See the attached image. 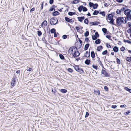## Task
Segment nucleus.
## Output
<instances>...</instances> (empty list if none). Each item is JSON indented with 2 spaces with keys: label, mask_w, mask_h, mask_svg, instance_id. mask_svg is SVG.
I'll use <instances>...</instances> for the list:
<instances>
[{
  "label": "nucleus",
  "mask_w": 131,
  "mask_h": 131,
  "mask_svg": "<svg viewBox=\"0 0 131 131\" xmlns=\"http://www.w3.org/2000/svg\"><path fill=\"white\" fill-rule=\"evenodd\" d=\"M95 42L96 44H100L101 42L100 40L99 39L96 40L95 41Z\"/></svg>",
  "instance_id": "22"
},
{
  "label": "nucleus",
  "mask_w": 131,
  "mask_h": 131,
  "mask_svg": "<svg viewBox=\"0 0 131 131\" xmlns=\"http://www.w3.org/2000/svg\"><path fill=\"white\" fill-rule=\"evenodd\" d=\"M120 49L121 51H123L125 50V49L124 47L123 46Z\"/></svg>",
  "instance_id": "51"
},
{
  "label": "nucleus",
  "mask_w": 131,
  "mask_h": 131,
  "mask_svg": "<svg viewBox=\"0 0 131 131\" xmlns=\"http://www.w3.org/2000/svg\"><path fill=\"white\" fill-rule=\"evenodd\" d=\"M83 7V6L81 5L78 7V9L79 12H81V11L82 10Z\"/></svg>",
  "instance_id": "20"
},
{
  "label": "nucleus",
  "mask_w": 131,
  "mask_h": 131,
  "mask_svg": "<svg viewBox=\"0 0 131 131\" xmlns=\"http://www.w3.org/2000/svg\"><path fill=\"white\" fill-rule=\"evenodd\" d=\"M89 21L88 20L87 18H86L84 20V22L85 24H88V22Z\"/></svg>",
  "instance_id": "40"
},
{
  "label": "nucleus",
  "mask_w": 131,
  "mask_h": 131,
  "mask_svg": "<svg viewBox=\"0 0 131 131\" xmlns=\"http://www.w3.org/2000/svg\"><path fill=\"white\" fill-rule=\"evenodd\" d=\"M126 106V105H121L120 106V107H125Z\"/></svg>",
  "instance_id": "62"
},
{
  "label": "nucleus",
  "mask_w": 131,
  "mask_h": 131,
  "mask_svg": "<svg viewBox=\"0 0 131 131\" xmlns=\"http://www.w3.org/2000/svg\"><path fill=\"white\" fill-rule=\"evenodd\" d=\"M126 18L128 20H131V15L130 14L126 16Z\"/></svg>",
  "instance_id": "31"
},
{
  "label": "nucleus",
  "mask_w": 131,
  "mask_h": 131,
  "mask_svg": "<svg viewBox=\"0 0 131 131\" xmlns=\"http://www.w3.org/2000/svg\"><path fill=\"white\" fill-rule=\"evenodd\" d=\"M113 49L114 51L116 52H117L119 50L118 48L116 46L114 47Z\"/></svg>",
  "instance_id": "11"
},
{
  "label": "nucleus",
  "mask_w": 131,
  "mask_h": 131,
  "mask_svg": "<svg viewBox=\"0 0 131 131\" xmlns=\"http://www.w3.org/2000/svg\"><path fill=\"white\" fill-rule=\"evenodd\" d=\"M89 34V32L88 31H86L84 33V36L85 37H87L88 36Z\"/></svg>",
  "instance_id": "32"
},
{
  "label": "nucleus",
  "mask_w": 131,
  "mask_h": 131,
  "mask_svg": "<svg viewBox=\"0 0 131 131\" xmlns=\"http://www.w3.org/2000/svg\"><path fill=\"white\" fill-rule=\"evenodd\" d=\"M92 67L93 68H94L96 70H97L98 66H95L94 65H93L92 66Z\"/></svg>",
  "instance_id": "45"
},
{
  "label": "nucleus",
  "mask_w": 131,
  "mask_h": 131,
  "mask_svg": "<svg viewBox=\"0 0 131 131\" xmlns=\"http://www.w3.org/2000/svg\"><path fill=\"white\" fill-rule=\"evenodd\" d=\"M65 19L69 23H71L72 22L73 23V21H72V19H70L67 17H65Z\"/></svg>",
  "instance_id": "9"
},
{
  "label": "nucleus",
  "mask_w": 131,
  "mask_h": 131,
  "mask_svg": "<svg viewBox=\"0 0 131 131\" xmlns=\"http://www.w3.org/2000/svg\"><path fill=\"white\" fill-rule=\"evenodd\" d=\"M84 18L85 17L84 16L78 17V20L81 22H82Z\"/></svg>",
  "instance_id": "10"
},
{
  "label": "nucleus",
  "mask_w": 131,
  "mask_h": 131,
  "mask_svg": "<svg viewBox=\"0 0 131 131\" xmlns=\"http://www.w3.org/2000/svg\"><path fill=\"white\" fill-rule=\"evenodd\" d=\"M59 56L60 58L62 60L64 59V56L61 54H60Z\"/></svg>",
  "instance_id": "30"
},
{
  "label": "nucleus",
  "mask_w": 131,
  "mask_h": 131,
  "mask_svg": "<svg viewBox=\"0 0 131 131\" xmlns=\"http://www.w3.org/2000/svg\"><path fill=\"white\" fill-rule=\"evenodd\" d=\"M98 5L97 4H94L93 8L94 9H96L98 6Z\"/></svg>",
  "instance_id": "28"
},
{
  "label": "nucleus",
  "mask_w": 131,
  "mask_h": 131,
  "mask_svg": "<svg viewBox=\"0 0 131 131\" xmlns=\"http://www.w3.org/2000/svg\"><path fill=\"white\" fill-rule=\"evenodd\" d=\"M50 24L51 25H55L58 23V20L56 18H52L50 20Z\"/></svg>",
  "instance_id": "4"
},
{
  "label": "nucleus",
  "mask_w": 131,
  "mask_h": 131,
  "mask_svg": "<svg viewBox=\"0 0 131 131\" xmlns=\"http://www.w3.org/2000/svg\"><path fill=\"white\" fill-rule=\"evenodd\" d=\"M113 15L112 14H109L108 15L107 17V20H110L109 22L113 25L114 24V20L113 19Z\"/></svg>",
  "instance_id": "2"
},
{
  "label": "nucleus",
  "mask_w": 131,
  "mask_h": 131,
  "mask_svg": "<svg viewBox=\"0 0 131 131\" xmlns=\"http://www.w3.org/2000/svg\"><path fill=\"white\" fill-rule=\"evenodd\" d=\"M76 13L75 12H70L68 13V14L69 15L71 16H72L73 15H75Z\"/></svg>",
  "instance_id": "21"
},
{
  "label": "nucleus",
  "mask_w": 131,
  "mask_h": 131,
  "mask_svg": "<svg viewBox=\"0 0 131 131\" xmlns=\"http://www.w3.org/2000/svg\"><path fill=\"white\" fill-rule=\"evenodd\" d=\"M67 70L69 72H72L73 71L72 69L70 68H68Z\"/></svg>",
  "instance_id": "50"
},
{
  "label": "nucleus",
  "mask_w": 131,
  "mask_h": 131,
  "mask_svg": "<svg viewBox=\"0 0 131 131\" xmlns=\"http://www.w3.org/2000/svg\"><path fill=\"white\" fill-rule=\"evenodd\" d=\"M87 10H88V9L86 8V7L83 6L82 10L83 12H86V11H87Z\"/></svg>",
  "instance_id": "36"
},
{
  "label": "nucleus",
  "mask_w": 131,
  "mask_h": 131,
  "mask_svg": "<svg viewBox=\"0 0 131 131\" xmlns=\"http://www.w3.org/2000/svg\"><path fill=\"white\" fill-rule=\"evenodd\" d=\"M50 31L51 33H54L56 32V30L54 28H52L51 29Z\"/></svg>",
  "instance_id": "25"
},
{
  "label": "nucleus",
  "mask_w": 131,
  "mask_h": 131,
  "mask_svg": "<svg viewBox=\"0 0 131 131\" xmlns=\"http://www.w3.org/2000/svg\"><path fill=\"white\" fill-rule=\"evenodd\" d=\"M131 113V111L130 110L128 111L127 112H125L124 113V114L125 115H128Z\"/></svg>",
  "instance_id": "42"
},
{
  "label": "nucleus",
  "mask_w": 131,
  "mask_h": 131,
  "mask_svg": "<svg viewBox=\"0 0 131 131\" xmlns=\"http://www.w3.org/2000/svg\"><path fill=\"white\" fill-rule=\"evenodd\" d=\"M72 54H73V57H76L79 56L80 54V53L78 51L77 49L76 51H74V53H72Z\"/></svg>",
  "instance_id": "6"
},
{
  "label": "nucleus",
  "mask_w": 131,
  "mask_h": 131,
  "mask_svg": "<svg viewBox=\"0 0 131 131\" xmlns=\"http://www.w3.org/2000/svg\"><path fill=\"white\" fill-rule=\"evenodd\" d=\"M79 42H80V43H79V46H80L78 48H80L82 46V41L80 39H79Z\"/></svg>",
  "instance_id": "35"
},
{
  "label": "nucleus",
  "mask_w": 131,
  "mask_h": 131,
  "mask_svg": "<svg viewBox=\"0 0 131 131\" xmlns=\"http://www.w3.org/2000/svg\"><path fill=\"white\" fill-rule=\"evenodd\" d=\"M102 30L103 32L104 33V34H106L107 32V30L105 28H103L102 29Z\"/></svg>",
  "instance_id": "27"
},
{
  "label": "nucleus",
  "mask_w": 131,
  "mask_h": 131,
  "mask_svg": "<svg viewBox=\"0 0 131 131\" xmlns=\"http://www.w3.org/2000/svg\"><path fill=\"white\" fill-rule=\"evenodd\" d=\"M52 92H54V93H55L57 91L56 90L54 89H52Z\"/></svg>",
  "instance_id": "57"
},
{
  "label": "nucleus",
  "mask_w": 131,
  "mask_h": 131,
  "mask_svg": "<svg viewBox=\"0 0 131 131\" xmlns=\"http://www.w3.org/2000/svg\"><path fill=\"white\" fill-rule=\"evenodd\" d=\"M67 36L66 35H64L62 36V38L63 39H65L67 38Z\"/></svg>",
  "instance_id": "49"
},
{
  "label": "nucleus",
  "mask_w": 131,
  "mask_h": 131,
  "mask_svg": "<svg viewBox=\"0 0 131 131\" xmlns=\"http://www.w3.org/2000/svg\"><path fill=\"white\" fill-rule=\"evenodd\" d=\"M53 1H54L53 0H49V3L50 4H51L53 3Z\"/></svg>",
  "instance_id": "58"
},
{
  "label": "nucleus",
  "mask_w": 131,
  "mask_h": 131,
  "mask_svg": "<svg viewBox=\"0 0 131 131\" xmlns=\"http://www.w3.org/2000/svg\"><path fill=\"white\" fill-rule=\"evenodd\" d=\"M43 7V2L41 3V9H42Z\"/></svg>",
  "instance_id": "63"
},
{
  "label": "nucleus",
  "mask_w": 131,
  "mask_h": 131,
  "mask_svg": "<svg viewBox=\"0 0 131 131\" xmlns=\"http://www.w3.org/2000/svg\"><path fill=\"white\" fill-rule=\"evenodd\" d=\"M90 52H88V51H86L85 55V56L86 57H88L90 56Z\"/></svg>",
  "instance_id": "16"
},
{
  "label": "nucleus",
  "mask_w": 131,
  "mask_h": 131,
  "mask_svg": "<svg viewBox=\"0 0 131 131\" xmlns=\"http://www.w3.org/2000/svg\"><path fill=\"white\" fill-rule=\"evenodd\" d=\"M79 2V1L78 0H74L71 2V3L73 4H75L78 3Z\"/></svg>",
  "instance_id": "26"
},
{
  "label": "nucleus",
  "mask_w": 131,
  "mask_h": 131,
  "mask_svg": "<svg viewBox=\"0 0 131 131\" xmlns=\"http://www.w3.org/2000/svg\"><path fill=\"white\" fill-rule=\"evenodd\" d=\"M91 62L90 60L86 59L85 61V63L87 65H89L90 64Z\"/></svg>",
  "instance_id": "15"
},
{
  "label": "nucleus",
  "mask_w": 131,
  "mask_h": 131,
  "mask_svg": "<svg viewBox=\"0 0 131 131\" xmlns=\"http://www.w3.org/2000/svg\"><path fill=\"white\" fill-rule=\"evenodd\" d=\"M61 91L62 93H66L67 92V90L65 89H62L61 90Z\"/></svg>",
  "instance_id": "37"
},
{
  "label": "nucleus",
  "mask_w": 131,
  "mask_h": 131,
  "mask_svg": "<svg viewBox=\"0 0 131 131\" xmlns=\"http://www.w3.org/2000/svg\"><path fill=\"white\" fill-rule=\"evenodd\" d=\"M103 49V47L102 46H99L97 47V50L99 51Z\"/></svg>",
  "instance_id": "19"
},
{
  "label": "nucleus",
  "mask_w": 131,
  "mask_h": 131,
  "mask_svg": "<svg viewBox=\"0 0 131 131\" xmlns=\"http://www.w3.org/2000/svg\"><path fill=\"white\" fill-rule=\"evenodd\" d=\"M42 35V33L41 31H38V35L39 36H40Z\"/></svg>",
  "instance_id": "46"
},
{
  "label": "nucleus",
  "mask_w": 131,
  "mask_h": 131,
  "mask_svg": "<svg viewBox=\"0 0 131 131\" xmlns=\"http://www.w3.org/2000/svg\"><path fill=\"white\" fill-rule=\"evenodd\" d=\"M89 115V113L88 112H86L85 115V117H86L88 116Z\"/></svg>",
  "instance_id": "59"
},
{
  "label": "nucleus",
  "mask_w": 131,
  "mask_h": 131,
  "mask_svg": "<svg viewBox=\"0 0 131 131\" xmlns=\"http://www.w3.org/2000/svg\"><path fill=\"white\" fill-rule=\"evenodd\" d=\"M77 48L74 46L72 47H70L68 52V55H71L72 53V52L73 51L74 52V51H76V50H77Z\"/></svg>",
  "instance_id": "3"
},
{
  "label": "nucleus",
  "mask_w": 131,
  "mask_h": 131,
  "mask_svg": "<svg viewBox=\"0 0 131 131\" xmlns=\"http://www.w3.org/2000/svg\"><path fill=\"white\" fill-rule=\"evenodd\" d=\"M126 22V18L123 17H119L116 19V23L118 26H120L122 24H125Z\"/></svg>",
  "instance_id": "1"
},
{
  "label": "nucleus",
  "mask_w": 131,
  "mask_h": 131,
  "mask_svg": "<svg viewBox=\"0 0 131 131\" xmlns=\"http://www.w3.org/2000/svg\"><path fill=\"white\" fill-rule=\"evenodd\" d=\"M117 107L116 105H113L111 106V107L113 108H115Z\"/></svg>",
  "instance_id": "56"
},
{
  "label": "nucleus",
  "mask_w": 131,
  "mask_h": 131,
  "mask_svg": "<svg viewBox=\"0 0 131 131\" xmlns=\"http://www.w3.org/2000/svg\"><path fill=\"white\" fill-rule=\"evenodd\" d=\"M74 68L78 72L79 71L80 68L78 66H75L74 67Z\"/></svg>",
  "instance_id": "23"
},
{
  "label": "nucleus",
  "mask_w": 131,
  "mask_h": 131,
  "mask_svg": "<svg viewBox=\"0 0 131 131\" xmlns=\"http://www.w3.org/2000/svg\"><path fill=\"white\" fill-rule=\"evenodd\" d=\"M117 62L118 64H120V60L119 59L117 58L116 59Z\"/></svg>",
  "instance_id": "54"
},
{
  "label": "nucleus",
  "mask_w": 131,
  "mask_h": 131,
  "mask_svg": "<svg viewBox=\"0 0 131 131\" xmlns=\"http://www.w3.org/2000/svg\"><path fill=\"white\" fill-rule=\"evenodd\" d=\"M56 7V6L55 5H53L52 6V7L50 8L49 9V11H53V10H55V9H54V8Z\"/></svg>",
  "instance_id": "17"
},
{
  "label": "nucleus",
  "mask_w": 131,
  "mask_h": 131,
  "mask_svg": "<svg viewBox=\"0 0 131 131\" xmlns=\"http://www.w3.org/2000/svg\"><path fill=\"white\" fill-rule=\"evenodd\" d=\"M126 60L127 61L130 62L131 61V57H127L126 58Z\"/></svg>",
  "instance_id": "33"
},
{
  "label": "nucleus",
  "mask_w": 131,
  "mask_h": 131,
  "mask_svg": "<svg viewBox=\"0 0 131 131\" xmlns=\"http://www.w3.org/2000/svg\"><path fill=\"white\" fill-rule=\"evenodd\" d=\"M90 24L93 25H97L98 24H100V23L99 22H91Z\"/></svg>",
  "instance_id": "12"
},
{
  "label": "nucleus",
  "mask_w": 131,
  "mask_h": 131,
  "mask_svg": "<svg viewBox=\"0 0 131 131\" xmlns=\"http://www.w3.org/2000/svg\"><path fill=\"white\" fill-rule=\"evenodd\" d=\"M125 9V7H123L121 8L120 10H121V11H123Z\"/></svg>",
  "instance_id": "64"
},
{
  "label": "nucleus",
  "mask_w": 131,
  "mask_h": 131,
  "mask_svg": "<svg viewBox=\"0 0 131 131\" xmlns=\"http://www.w3.org/2000/svg\"><path fill=\"white\" fill-rule=\"evenodd\" d=\"M94 4L93 3L91 2L89 3V5L90 7H92V6L93 7Z\"/></svg>",
  "instance_id": "47"
},
{
  "label": "nucleus",
  "mask_w": 131,
  "mask_h": 131,
  "mask_svg": "<svg viewBox=\"0 0 131 131\" xmlns=\"http://www.w3.org/2000/svg\"><path fill=\"white\" fill-rule=\"evenodd\" d=\"M42 24L44 25V26L47 25V23L46 20H44L42 23Z\"/></svg>",
  "instance_id": "34"
},
{
  "label": "nucleus",
  "mask_w": 131,
  "mask_h": 131,
  "mask_svg": "<svg viewBox=\"0 0 131 131\" xmlns=\"http://www.w3.org/2000/svg\"><path fill=\"white\" fill-rule=\"evenodd\" d=\"M59 13L58 11H56L53 12V16H56L57 15H59Z\"/></svg>",
  "instance_id": "18"
},
{
  "label": "nucleus",
  "mask_w": 131,
  "mask_h": 131,
  "mask_svg": "<svg viewBox=\"0 0 131 131\" xmlns=\"http://www.w3.org/2000/svg\"><path fill=\"white\" fill-rule=\"evenodd\" d=\"M99 13V12L98 10H95L93 13V15H97Z\"/></svg>",
  "instance_id": "29"
},
{
  "label": "nucleus",
  "mask_w": 131,
  "mask_h": 131,
  "mask_svg": "<svg viewBox=\"0 0 131 131\" xmlns=\"http://www.w3.org/2000/svg\"><path fill=\"white\" fill-rule=\"evenodd\" d=\"M104 89L106 91H108V88L106 86H105L104 87Z\"/></svg>",
  "instance_id": "55"
},
{
  "label": "nucleus",
  "mask_w": 131,
  "mask_h": 131,
  "mask_svg": "<svg viewBox=\"0 0 131 131\" xmlns=\"http://www.w3.org/2000/svg\"><path fill=\"white\" fill-rule=\"evenodd\" d=\"M107 53V50H105L103 51L102 52V54L103 55H105Z\"/></svg>",
  "instance_id": "44"
},
{
  "label": "nucleus",
  "mask_w": 131,
  "mask_h": 131,
  "mask_svg": "<svg viewBox=\"0 0 131 131\" xmlns=\"http://www.w3.org/2000/svg\"><path fill=\"white\" fill-rule=\"evenodd\" d=\"M116 1L118 3H122L123 1V0H116Z\"/></svg>",
  "instance_id": "61"
},
{
  "label": "nucleus",
  "mask_w": 131,
  "mask_h": 131,
  "mask_svg": "<svg viewBox=\"0 0 131 131\" xmlns=\"http://www.w3.org/2000/svg\"><path fill=\"white\" fill-rule=\"evenodd\" d=\"M131 12V10L130 9H127L125 10L124 11V14L127 16L130 14Z\"/></svg>",
  "instance_id": "7"
},
{
  "label": "nucleus",
  "mask_w": 131,
  "mask_h": 131,
  "mask_svg": "<svg viewBox=\"0 0 131 131\" xmlns=\"http://www.w3.org/2000/svg\"><path fill=\"white\" fill-rule=\"evenodd\" d=\"M94 35L96 37H98L99 36V35L97 32H95V35Z\"/></svg>",
  "instance_id": "48"
},
{
  "label": "nucleus",
  "mask_w": 131,
  "mask_h": 131,
  "mask_svg": "<svg viewBox=\"0 0 131 131\" xmlns=\"http://www.w3.org/2000/svg\"><path fill=\"white\" fill-rule=\"evenodd\" d=\"M97 61L99 65H100V66H101L103 68H104L103 65L102 64V63L101 62V61L99 59L97 60Z\"/></svg>",
  "instance_id": "24"
},
{
  "label": "nucleus",
  "mask_w": 131,
  "mask_h": 131,
  "mask_svg": "<svg viewBox=\"0 0 131 131\" xmlns=\"http://www.w3.org/2000/svg\"><path fill=\"white\" fill-rule=\"evenodd\" d=\"M95 36L94 35H93L92 36V39L93 40H95L97 38V37H96V36Z\"/></svg>",
  "instance_id": "52"
},
{
  "label": "nucleus",
  "mask_w": 131,
  "mask_h": 131,
  "mask_svg": "<svg viewBox=\"0 0 131 131\" xmlns=\"http://www.w3.org/2000/svg\"><path fill=\"white\" fill-rule=\"evenodd\" d=\"M99 14H100L102 15L103 16H105V12L104 11L100 12L99 13Z\"/></svg>",
  "instance_id": "41"
},
{
  "label": "nucleus",
  "mask_w": 131,
  "mask_h": 131,
  "mask_svg": "<svg viewBox=\"0 0 131 131\" xmlns=\"http://www.w3.org/2000/svg\"><path fill=\"white\" fill-rule=\"evenodd\" d=\"M95 93L96 94L99 95L100 94V91L99 90H97L96 91H95Z\"/></svg>",
  "instance_id": "39"
},
{
  "label": "nucleus",
  "mask_w": 131,
  "mask_h": 131,
  "mask_svg": "<svg viewBox=\"0 0 131 131\" xmlns=\"http://www.w3.org/2000/svg\"><path fill=\"white\" fill-rule=\"evenodd\" d=\"M16 83V80L15 78H14L12 79L11 82V84L12 86H14Z\"/></svg>",
  "instance_id": "8"
},
{
  "label": "nucleus",
  "mask_w": 131,
  "mask_h": 131,
  "mask_svg": "<svg viewBox=\"0 0 131 131\" xmlns=\"http://www.w3.org/2000/svg\"><path fill=\"white\" fill-rule=\"evenodd\" d=\"M124 89H125L126 90L128 91H129L130 89L128 88L127 87H125Z\"/></svg>",
  "instance_id": "60"
},
{
  "label": "nucleus",
  "mask_w": 131,
  "mask_h": 131,
  "mask_svg": "<svg viewBox=\"0 0 131 131\" xmlns=\"http://www.w3.org/2000/svg\"><path fill=\"white\" fill-rule=\"evenodd\" d=\"M89 46V44L87 43L84 46V49L85 50H87Z\"/></svg>",
  "instance_id": "13"
},
{
  "label": "nucleus",
  "mask_w": 131,
  "mask_h": 131,
  "mask_svg": "<svg viewBox=\"0 0 131 131\" xmlns=\"http://www.w3.org/2000/svg\"><path fill=\"white\" fill-rule=\"evenodd\" d=\"M124 41L125 42H126L128 43L131 44V41H130V40H124Z\"/></svg>",
  "instance_id": "43"
},
{
  "label": "nucleus",
  "mask_w": 131,
  "mask_h": 131,
  "mask_svg": "<svg viewBox=\"0 0 131 131\" xmlns=\"http://www.w3.org/2000/svg\"><path fill=\"white\" fill-rule=\"evenodd\" d=\"M91 57L92 58H94L95 57V54L94 51H92L91 52Z\"/></svg>",
  "instance_id": "14"
},
{
  "label": "nucleus",
  "mask_w": 131,
  "mask_h": 131,
  "mask_svg": "<svg viewBox=\"0 0 131 131\" xmlns=\"http://www.w3.org/2000/svg\"><path fill=\"white\" fill-rule=\"evenodd\" d=\"M85 41H86L87 43H89L90 42V40L88 38H85Z\"/></svg>",
  "instance_id": "53"
},
{
  "label": "nucleus",
  "mask_w": 131,
  "mask_h": 131,
  "mask_svg": "<svg viewBox=\"0 0 131 131\" xmlns=\"http://www.w3.org/2000/svg\"><path fill=\"white\" fill-rule=\"evenodd\" d=\"M101 73L104 75V76L106 77H110V74L109 73H108L105 70H102L101 71Z\"/></svg>",
  "instance_id": "5"
},
{
  "label": "nucleus",
  "mask_w": 131,
  "mask_h": 131,
  "mask_svg": "<svg viewBox=\"0 0 131 131\" xmlns=\"http://www.w3.org/2000/svg\"><path fill=\"white\" fill-rule=\"evenodd\" d=\"M116 12L117 14H120L121 13V10L120 9H117V10Z\"/></svg>",
  "instance_id": "38"
}]
</instances>
